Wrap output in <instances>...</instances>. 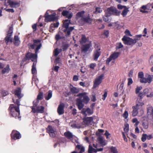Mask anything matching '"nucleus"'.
Returning a JSON list of instances; mask_svg holds the SVG:
<instances>
[{
    "mask_svg": "<svg viewBox=\"0 0 153 153\" xmlns=\"http://www.w3.org/2000/svg\"><path fill=\"white\" fill-rule=\"evenodd\" d=\"M77 97H79L76 100V105L79 110L82 109L84 105V104H87L90 99L87 95V93L83 92L78 94Z\"/></svg>",
    "mask_w": 153,
    "mask_h": 153,
    "instance_id": "nucleus-1",
    "label": "nucleus"
},
{
    "mask_svg": "<svg viewBox=\"0 0 153 153\" xmlns=\"http://www.w3.org/2000/svg\"><path fill=\"white\" fill-rule=\"evenodd\" d=\"M76 16L77 18H80L81 21L84 23H90L92 22L90 14L88 13L85 14L84 11L78 12L77 13Z\"/></svg>",
    "mask_w": 153,
    "mask_h": 153,
    "instance_id": "nucleus-2",
    "label": "nucleus"
},
{
    "mask_svg": "<svg viewBox=\"0 0 153 153\" xmlns=\"http://www.w3.org/2000/svg\"><path fill=\"white\" fill-rule=\"evenodd\" d=\"M9 110L10 111V114L11 115L16 118L18 117L19 120H21V117L19 116L20 114L19 108L16 107L13 104L10 105L9 107Z\"/></svg>",
    "mask_w": 153,
    "mask_h": 153,
    "instance_id": "nucleus-3",
    "label": "nucleus"
},
{
    "mask_svg": "<svg viewBox=\"0 0 153 153\" xmlns=\"http://www.w3.org/2000/svg\"><path fill=\"white\" fill-rule=\"evenodd\" d=\"M143 104V103L142 102H140L139 103L137 102L135 106L133 107V110L132 111V115L133 116H136L139 112L140 113V115H142L143 113L142 107V106Z\"/></svg>",
    "mask_w": 153,
    "mask_h": 153,
    "instance_id": "nucleus-4",
    "label": "nucleus"
},
{
    "mask_svg": "<svg viewBox=\"0 0 153 153\" xmlns=\"http://www.w3.org/2000/svg\"><path fill=\"white\" fill-rule=\"evenodd\" d=\"M38 103H35L33 102V106L32 107V111L34 113H43L44 112L45 108L42 106H37Z\"/></svg>",
    "mask_w": 153,
    "mask_h": 153,
    "instance_id": "nucleus-5",
    "label": "nucleus"
},
{
    "mask_svg": "<svg viewBox=\"0 0 153 153\" xmlns=\"http://www.w3.org/2000/svg\"><path fill=\"white\" fill-rule=\"evenodd\" d=\"M105 13L110 16L111 14L118 16L120 14V12L116 8L113 7L108 8L105 11Z\"/></svg>",
    "mask_w": 153,
    "mask_h": 153,
    "instance_id": "nucleus-6",
    "label": "nucleus"
},
{
    "mask_svg": "<svg viewBox=\"0 0 153 153\" xmlns=\"http://www.w3.org/2000/svg\"><path fill=\"white\" fill-rule=\"evenodd\" d=\"M122 40L125 45L132 46L135 44V41L126 36H124Z\"/></svg>",
    "mask_w": 153,
    "mask_h": 153,
    "instance_id": "nucleus-7",
    "label": "nucleus"
},
{
    "mask_svg": "<svg viewBox=\"0 0 153 153\" xmlns=\"http://www.w3.org/2000/svg\"><path fill=\"white\" fill-rule=\"evenodd\" d=\"M5 3L8 4L11 8H16L20 5V2L14 1V0H5Z\"/></svg>",
    "mask_w": 153,
    "mask_h": 153,
    "instance_id": "nucleus-8",
    "label": "nucleus"
},
{
    "mask_svg": "<svg viewBox=\"0 0 153 153\" xmlns=\"http://www.w3.org/2000/svg\"><path fill=\"white\" fill-rule=\"evenodd\" d=\"M13 28L10 27L8 31L7 36L5 38V41L6 44L8 45L10 43H12L13 42L12 39L11 37L12 34L13 33Z\"/></svg>",
    "mask_w": 153,
    "mask_h": 153,
    "instance_id": "nucleus-9",
    "label": "nucleus"
},
{
    "mask_svg": "<svg viewBox=\"0 0 153 153\" xmlns=\"http://www.w3.org/2000/svg\"><path fill=\"white\" fill-rule=\"evenodd\" d=\"M94 48L95 49V50L94 51V59L95 61H97L101 54V53L100 51L101 48L97 44L95 45Z\"/></svg>",
    "mask_w": 153,
    "mask_h": 153,
    "instance_id": "nucleus-10",
    "label": "nucleus"
},
{
    "mask_svg": "<svg viewBox=\"0 0 153 153\" xmlns=\"http://www.w3.org/2000/svg\"><path fill=\"white\" fill-rule=\"evenodd\" d=\"M104 76V75L102 74L95 79L94 82V88H96L101 83Z\"/></svg>",
    "mask_w": 153,
    "mask_h": 153,
    "instance_id": "nucleus-11",
    "label": "nucleus"
},
{
    "mask_svg": "<svg viewBox=\"0 0 153 153\" xmlns=\"http://www.w3.org/2000/svg\"><path fill=\"white\" fill-rule=\"evenodd\" d=\"M47 131L49 134L50 137H53L56 136V129L51 126H49L47 128Z\"/></svg>",
    "mask_w": 153,
    "mask_h": 153,
    "instance_id": "nucleus-12",
    "label": "nucleus"
},
{
    "mask_svg": "<svg viewBox=\"0 0 153 153\" xmlns=\"http://www.w3.org/2000/svg\"><path fill=\"white\" fill-rule=\"evenodd\" d=\"M46 12L45 15V22L53 21L55 19V15L54 14L48 15Z\"/></svg>",
    "mask_w": 153,
    "mask_h": 153,
    "instance_id": "nucleus-13",
    "label": "nucleus"
},
{
    "mask_svg": "<svg viewBox=\"0 0 153 153\" xmlns=\"http://www.w3.org/2000/svg\"><path fill=\"white\" fill-rule=\"evenodd\" d=\"M93 120V118L92 117H85L83 118V124L88 125Z\"/></svg>",
    "mask_w": 153,
    "mask_h": 153,
    "instance_id": "nucleus-14",
    "label": "nucleus"
},
{
    "mask_svg": "<svg viewBox=\"0 0 153 153\" xmlns=\"http://www.w3.org/2000/svg\"><path fill=\"white\" fill-rule=\"evenodd\" d=\"M64 107L65 105L63 103H61L59 105L57 110V112L59 115H61L64 113Z\"/></svg>",
    "mask_w": 153,
    "mask_h": 153,
    "instance_id": "nucleus-15",
    "label": "nucleus"
},
{
    "mask_svg": "<svg viewBox=\"0 0 153 153\" xmlns=\"http://www.w3.org/2000/svg\"><path fill=\"white\" fill-rule=\"evenodd\" d=\"M86 112L89 114L91 115L93 113V111L89 108H87L86 110L83 108L82 111V113L84 115L85 117H86L87 115Z\"/></svg>",
    "mask_w": 153,
    "mask_h": 153,
    "instance_id": "nucleus-16",
    "label": "nucleus"
},
{
    "mask_svg": "<svg viewBox=\"0 0 153 153\" xmlns=\"http://www.w3.org/2000/svg\"><path fill=\"white\" fill-rule=\"evenodd\" d=\"M91 46L90 44H87L83 45L81 48L82 53H85L88 51Z\"/></svg>",
    "mask_w": 153,
    "mask_h": 153,
    "instance_id": "nucleus-17",
    "label": "nucleus"
},
{
    "mask_svg": "<svg viewBox=\"0 0 153 153\" xmlns=\"http://www.w3.org/2000/svg\"><path fill=\"white\" fill-rule=\"evenodd\" d=\"M65 136L68 139L70 140H72L73 139V135L69 131H67L64 133Z\"/></svg>",
    "mask_w": 153,
    "mask_h": 153,
    "instance_id": "nucleus-18",
    "label": "nucleus"
},
{
    "mask_svg": "<svg viewBox=\"0 0 153 153\" xmlns=\"http://www.w3.org/2000/svg\"><path fill=\"white\" fill-rule=\"evenodd\" d=\"M43 98V93L42 92H40L37 95L36 101L35 102V103H38L39 100H42Z\"/></svg>",
    "mask_w": 153,
    "mask_h": 153,
    "instance_id": "nucleus-19",
    "label": "nucleus"
},
{
    "mask_svg": "<svg viewBox=\"0 0 153 153\" xmlns=\"http://www.w3.org/2000/svg\"><path fill=\"white\" fill-rule=\"evenodd\" d=\"M13 43L16 46H18L20 43V41L19 37L17 36H15L13 41Z\"/></svg>",
    "mask_w": 153,
    "mask_h": 153,
    "instance_id": "nucleus-20",
    "label": "nucleus"
},
{
    "mask_svg": "<svg viewBox=\"0 0 153 153\" xmlns=\"http://www.w3.org/2000/svg\"><path fill=\"white\" fill-rule=\"evenodd\" d=\"M74 29L73 27H70L69 28L65 29L64 30V31L66 33V36H68L71 34V32Z\"/></svg>",
    "mask_w": 153,
    "mask_h": 153,
    "instance_id": "nucleus-21",
    "label": "nucleus"
},
{
    "mask_svg": "<svg viewBox=\"0 0 153 153\" xmlns=\"http://www.w3.org/2000/svg\"><path fill=\"white\" fill-rule=\"evenodd\" d=\"M76 147L79 149H80V151L79 153H82L85 151L84 147L80 145H78L76 146ZM71 153H77L76 151H74Z\"/></svg>",
    "mask_w": 153,
    "mask_h": 153,
    "instance_id": "nucleus-22",
    "label": "nucleus"
},
{
    "mask_svg": "<svg viewBox=\"0 0 153 153\" xmlns=\"http://www.w3.org/2000/svg\"><path fill=\"white\" fill-rule=\"evenodd\" d=\"M87 39L84 35H82L80 40L79 41L80 43L81 44H83L86 42L87 41Z\"/></svg>",
    "mask_w": 153,
    "mask_h": 153,
    "instance_id": "nucleus-23",
    "label": "nucleus"
},
{
    "mask_svg": "<svg viewBox=\"0 0 153 153\" xmlns=\"http://www.w3.org/2000/svg\"><path fill=\"white\" fill-rule=\"evenodd\" d=\"M70 91L71 93L73 94H77L79 91V90L76 88L72 86L70 87Z\"/></svg>",
    "mask_w": 153,
    "mask_h": 153,
    "instance_id": "nucleus-24",
    "label": "nucleus"
},
{
    "mask_svg": "<svg viewBox=\"0 0 153 153\" xmlns=\"http://www.w3.org/2000/svg\"><path fill=\"white\" fill-rule=\"evenodd\" d=\"M145 95L143 94V92H140L138 96V98L137 100V102L139 103L140 102H142V99L143 98V96H145Z\"/></svg>",
    "mask_w": 153,
    "mask_h": 153,
    "instance_id": "nucleus-25",
    "label": "nucleus"
},
{
    "mask_svg": "<svg viewBox=\"0 0 153 153\" xmlns=\"http://www.w3.org/2000/svg\"><path fill=\"white\" fill-rule=\"evenodd\" d=\"M103 20L105 22H109L111 20L110 16L105 13V15L103 16Z\"/></svg>",
    "mask_w": 153,
    "mask_h": 153,
    "instance_id": "nucleus-26",
    "label": "nucleus"
},
{
    "mask_svg": "<svg viewBox=\"0 0 153 153\" xmlns=\"http://www.w3.org/2000/svg\"><path fill=\"white\" fill-rule=\"evenodd\" d=\"M120 54V53L114 52L110 55L111 57L112 58L113 60H114L118 57Z\"/></svg>",
    "mask_w": 153,
    "mask_h": 153,
    "instance_id": "nucleus-27",
    "label": "nucleus"
},
{
    "mask_svg": "<svg viewBox=\"0 0 153 153\" xmlns=\"http://www.w3.org/2000/svg\"><path fill=\"white\" fill-rule=\"evenodd\" d=\"M70 23V20H65L63 23V27L65 28V29L69 28L68 26Z\"/></svg>",
    "mask_w": 153,
    "mask_h": 153,
    "instance_id": "nucleus-28",
    "label": "nucleus"
},
{
    "mask_svg": "<svg viewBox=\"0 0 153 153\" xmlns=\"http://www.w3.org/2000/svg\"><path fill=\"white\" fill-rule=\"evenodd\" d=\"M15 94L16 96L19 99H20L22 98V96L21 95V92L20 90L17 89L15 91Z\"/></svg>",
    "mask_w": 153,
    "mask_h": 153,
    "instance_id": "nucleus-29",
    "label": "nucleus"
},
{
    "mask_svg": "<svg viewBox=\"0 0 153 153\" xmlns=\"http://www.w3.org/2000/svg\"><path fill=\"white\" fill-rule=\"evenodd\" d=\"M52 97V91L51 90H49L48 91V95L45 97V98L46 100H48Z\"/></svg>",
    "mask_w": 153,
    "mask_h": 153,
    "instance_id": "nucleus-30",
    "label": "nucleus"
},
{
    "mask_svg": "<svg viewBox=\"0 0 153 153\" xmlns=\"http://www.w3.org/2000/svg\"><path fill=\"white\" fill-rule=\"evenodd\" d=\"M98 140L100 144L103 146H105L106 145V143L105 142V140L102 137H99L98 138Z\"/></svg>",
    "mask_w": 153,
    "mask_h": 153,
    "instance_id": "nucleus-31",
    "label": "nucleus"
},
{
    "mask_svg": "<svg viewBox=\"0 0 153 153\" xmlns=\"http://www.w3.org/2000/svg\"><path fill=\"white\" fill-rule=\"evenodd\" d=\"M30 59H31V61H33L34 60L36 59L37 57V53L34 54V53H30Z\"/></svg>",
    "mask_w": 153,
    "mask_h": 153,
    "instance_id": "nucleus-32",
    "label": "nucleus"
},
{
    "mask_svg": "<svg viewBox=\"0 0 153 153\" xmlns=\"http://www.w3.org/2000/svg\"><path fill=\"white\" fill-rule=\"evenodd\" d=\"M153 112V108L152 106H149L147 108V114L149 115L151 114Z\"/></svg>",
    "mask_w": 153,
    "mask_h": 153,
    "instance_id": "nucleus-33",
    "label": "nucleus"
},
{
    "mask_svg": "<svg viewBox=\"0 0 153 153\" xmlns=\"http://www.w3.org/2000/svg\"><path fill=\"white\" fill-rule=\"evenodd\" d=\"M10 70L9 66V65H7L5 68H4L2 70V73L3 74H4L6 72H8Z\"/></svg>",
    "mask_w": 153,
    "mask_h": 153,
    "instance_id": "nucleus-34",
    "label": "nucleus"
},
{
    "mask_svg": "<svg viewBox=\"0 0 153 153\" xmlns=\"http://www.w3.org/2000/svg\"><path fill=\"white\" fill-rule=\"evenodd\" d=\"M102 11V10L101 8L100 7H97L96 8L95 11L94 12V13L95 14H97L98 13H100Z\"/></svg>",
    "mask_w": 153,
    "mask_h": 153,
    "instance_id": "nucleus-35",
    "label": "nucleus"
},
{
    "mask_svg": "<svg viewBox=\"0 0 153 153\" xmlns=\"http://www.w3.org/2000/svg\"><path fill=\"white\" fill-rule=\"evenodd\" d=\"M129 11V10H128V8H125L123 11L121 13V15L123 16V17L127 15L128 12Z\"/></svg>",
    "mask_w": 153,
    "mask_h": 153,
    "instance_id": "nucleus-36",
    "label": "nucleus"
},
{
    "mask_svg": "<svg viewBox=\"0 0 153 153\" xmlns=\"http://www.w3.org/2000/svg\"><path fill=\"white\" fill-rule=\"evenodd\" d=\"M125 127L124 128V130L125 131L124 134H128V133L129 130V125L128 124H126L125 125Z\"/></svg>",
    "mask_w": 153,
    "mask_h": 153,
    "instance_id": "nucleus-37",
    "label": "nucleus"
},
{
    "mask_svg": "<svg viewBox=\"0 0 153 153\" xmlns=\"http://www.w3.org/2000/svg\"><path fill=\"white\" fill-rule=\"evenodd\" d=\"M147 75H147H146V76L147 77L146 78L147 80V82L149 83H150L152 81V75Z\"/></svg>",
    "mask_w": 153,
    "mask_h": 153,
    "instance_id": "nucleus-38",
    "label": "nucleus"
},
{
    "mask_svg": "<svg viewBox=\"0 0 153 153\" xmlns=\"http://www.w3.org/2000/svg\"><path fill=\"white\" fill-rule=\"evenodd\" d=\"M14 137L17 139H19L21 138V135L19 133H16L14 134Z\"/></svg>",
    "mask_w": 153,
    "mask_h": 153,
    "instance_id": "nucleus-39",
    "label": "nucleus"
},
{
    "mask_svg": "<svg viewBox=\"0 0 153 153\" xmlns=\"http://www.w3.org/2000/svg\"><path fill=\"white\" fill-rule=\"evenodd\" d=\"M123 47V45L121 43L117 44L116 49H118L121 48Z\"/></svg>",
    "mask_w": 153,
    "mask_h": 153,
    "instance_id": "nucleus-40",
    "label": "nucleus"
},
{
    "mask_svg": "<svg viewBox=\"0 0 153 153\" xmlns=\"http://www.w3.org/2000/svg\"><path fill=\"white\" fill-rule=\"evenodd\" d=\"M1 94L3 97H4L9 94L8 92L5 90H2L1 91Z\"/></svg>",
    "mask_w": 153,
    "mask_h": 153,
    "instance_id": "nucleus-41",
    "label": "nucleus"
},
{
    "mask_svg": "<svg viewBox=\"0 0 153 153\" xmlns=\"http://www.w3.org/2000/svg\"><path fill=\"white\" fill-rule=\"evenodd\" d=\"M141 36L142 35H141L136 36L134 39V41H135V43L137 42V41L140 40Z\"/></svg>",
    "mask_w": 153,
    "mask_h": 153,
    "instance_id": "nucleus-42",
    "label": "nucleus"
},
{
    "mask_svg": "<svg viewBox=\"0 0 153 153\" xmlns=\"http://www.w3.org/2000/svg\"><path fill=\"white\" fill-rule=\"evenodd\" d=\"M142 125L144 128L147 129L148 128V123L147 122H143Z\"/></svg>",
    "mask_w": 153,
    "mask_h": 153,
    "instance_id": "nucleus-43",
    "label": "nucleus"
},
{
    "mask_svg": "<svg viewBox=\"0 0 153 153\" xmlns=\"http://www.w3.org/2000/svg\"><path fill=\"white\" fill-rule=\"evenodd\" d=\"M15 104L16 105V106L15 105V107L19 108V107L20 104V101L19 99H17L16 100V102H15Z\"/></svg>",
    "mask_w": 153,
    "mask_h": 153,
    "instance_id": "nucleus-44",
    "label": "nucleus"
},
{
    "mask_svg": "<svg viewBox=\"0 0 153 153\" xmlns=\"http://www.w3.org/2000/svg\"><path fill=\"white\" fill-rule=\"evenodd\" d=\"M140 81L141 83H146L147 82V79L144 78V77L140 79Z\"/></svg>",
    "mask_w": 153,
    "mask_h": 153,
    "instance_id": "nucleus-45",
    "label": "nucleus"
},
{
    "mask_svg": "<svg viewBox=\"0 0 153 153\" xmlns=\"http://www.w3.org/2000/svg\"><path fill=\"white\" fill-rule=\"evenodd\" d=\"M111 149V152L113 153H118L117 149L115 147H112Z\"/></svg>",
    "mask_w": 153,
    "mask_h": 153,
    "instance_id": "nucleus-46",
    "label": "nucleus"
},
{
    "mask_svg": "<svg viewBox=\"0 0 153 153\" xmlns=\"http://www.w3.org/2000/svg\"><path fill=\"white\" fill-rule=\"evenodd\" d=\"M147 139V134H143L142 135V137L141 138L143 142H144Z\"/></svg>",
    "mask_w": 153,
    "mask_h": 153,
    "instance_id": "nucleus-47",
    "label": "nucleus"
},
{
    "mask_svg": "<svg viewBox=\"0 0 153 153\" xmlns=\"http://www.w3.org/2000/svg\"><path fill=\"white\" fill-rule=\"evenodd\" d=\"M30 53H27L25 57V59L26 60H29L30 59Z\"/></svg>",
    "mask_w": 153,
    "mask_h": 153,
    "instance_id": "nucleus-48",
    "label": "nucleus"
},
{
    "mask_svg": "<svg viewBox=\"0 0 153 153\" xmlns=\"http://www.w3.org/2000/svg\"><path fill=\"white\" fill-rule=\"evenodd\" d=\"M144 77L143 73L142 72H140L138 73V77L139 78H142Z\"/></svg>",
    "mask_w": 153,
    "mask_h": 153,
    "instance_id": "nucleus-49",
    "label": "nucleus"
},
{
    "mask_svg": "<svg viewBox=\"0 0 153 153\" xmlns=\"http://www.w3.org/2000/svg\"><path fill=\"white\" fill-rule=\"evenodd\" d=\"M53 53H54V55L55 56H57L59 53V52L58 51V49L56 48L54 51Z\"/></svg>",
    "mask_w": 153,
    "mask_h": 153,
    "instance_id": "nucleus-50",
    "label": "nucleus"
},
{
    "mask_svg": "<svg viewBox=\"0 0 153 153\" xmlns=\"http://www.w3.org/2000/svg\"><path fill=\"white\" fill-rule=\"evenodd\" d=\"M4 10H5L6 11L9 12L13 13L14 12L13 9H6L5 8L4 9Z\"/></svg>",
    "mask_w": 153,
    "mask_h": 153,
    "instance_id": "nucleus-51",
    "label": "nucleus"
},
{
    "mask_svg": "<svg viewBox=\"0 0 153 153\" xmlns=\"http://www.w3.org/2000/svg\"><path fill=\"white\" fill-rule=\"evenodd\" d=\"M31 71L32 73L33 74H34L36 73V67H33V66H32Z\"/></svg>",
    "mask_w": 153,
    "mask_h": 153,
    "instance_id": "nucleus-52",
    "label": "nucleus"
},
{
    "mask_svg": "<svg viewBox=\"0 0 153 153\" xmlns=\"http://www.w3.org/2000/svg\"><path fill=\"white\" fill-rule=\"evenodd\" d=\"M68 12L67 10H64L62 13V14L63 16L66 17L68 15Z\"/></svg>",
    "mask_w": 153,
    "mask_h": 153,
    "instance_id": "nucleus-53",
    "label": "nucleus"
},
{
    "mask_svg": "<svg viewBox=\"0 0 153 153\" xmlns=\"http://www.w3.org/2000/svg\"><path fill=\"white\" fill-rule=\"evenodd\" d=\"M68 12L67 10H64L62 13V14L63 16L66 17L68 15Z\"/></svg>",
    "mask_w": 153,
    "mask_h": 153,
    "instance_id": "nucleus-54",
    "label": "nucleus"
},
{
    "mask_svg": "<svg viewBox=\"0 0 153 153\" xmlns=\"http://www.w3.org/2000/svg\"><path fill=\"white\" fill-rule=\"evenodd\" d=\"M142 88L141 87H137V88L136 89V90H135L136 93L137 94L140 91L141 89H142Z\"/></svg>",
    "mask_w": 153,
    "mask_h": 153,
    "instance_id": "nucleus-55",
    "label": "nucleus"
},
{
    "mask_svg": "<svg viewBox=\"0 0 153 153\" xmlns=\"http://www.w3.org/2000/svg\"><path fill=\"white\" fill-rule=\"evenodd\" d=\"M96 66V63H91L89 65V67L90 68L92 69H94V68Z\"/></svg>",
    "mask_w": 153,
    "mask_h": 153,
    "instance_id": "nucleus-56",
    "label": "nucleus"
},
{
    "mask_svg": "<svg viewBox=\"0 0 153 153\" xmlns=\"http://www.w3.org/2000/svg\"><path fill=\"white\" fill-rule=\"evenodd\" d=\"M41 46L42 45L41 44H40L39 45L37 46V48H36L35 50V53H37L38 50L40 48Z\"/></svg>",
    "mask_w": 153,
    "mask_h": 153,
    "instance_id": "nucleus-57",
    "label": "nucleus"
},
{
    "mask_svg": "<svg viewBox=\"0 0 153 153\" xmlns=\"http://www.w3.org/2000/svg\"><path fill=\"white\" fill-rule=\"evenodd\" d=\"M128 116V112L126 111H125L124 114L123 115V116L125 119H126Z\"/></svg>",
    "mask_w": 153,
    "mask_h": 153,
    "instance_id": "nucleus-58",
    "label": "nucleus"
},
{
    "mask_svg": "<svg viewBox=\"0 0 153 153\" xmlns=\"http://www.w3.org/2000/svg\"><path fill=\"white\" fill-rule=\"evenodd\" d=\"M34 44L36 45H37L40 42V41L39 40H36L34 39L33 40Z\"/></svg>",
    "mask_w": 153,
    "mask_h": 153,
    "instance_id": "nucleus-59",
    "label": "nucleus"
},
{
    "mask_svg": "<svg viewBox=\"0 0 153 153\" xmlns=\"http://www.w3.org/2000/svg\"><path fill=\"white\" fill-rule=\"evenodd\" d=\"M113 60L111 58V56H110L109 57L107 58L106 61V63L108 65L109 64V63L111 62V61Z\"/></svg>",
    "mask_w": 153,
    "mask_h": 153,
    "instance_id": "nucleus-60",
    "label": "nucleus"
},
{
    "mask_svg": "<svg viewBox=\"0 0 153 153\" xmlns=\"http://www.w3.org/2000/svg\"><path fill=\"white\" fill-rule=\"evenodd\" d=\"M149 92V89L148 88H146L143 91V94L145 95L146 94L148 93Z\"/></svg>",
    "mask_w": 153,
    "mask_h": 153,
    "instance_id": "nucleus-61",
    "label": "nucleus"
},
{
    "mask_svg": "<svg viewBox=\"0 0 153 153\" xmlns=\"http://www.w3.org/2000/svg\"><path fill=\"white\" fill-rule=\"evenodd\" d=\"M93 149V148L91 146H89L88 150L89 153H92V150Z\"/></svg>",
    "mask_w": 153,
    "mask_h": 153,
    "instance_id": "nucleus-62",
    "label": "nucleus"
},
{
    "mask_svg": "<svg viewBox=\"0 0 153 153\" xmlns=\"http://www.w3.org/2000/svg\"><path fill=\"white\" fill-rule=\"evenodd\" d=\"M56 39L57 40H58L62 38V37L60 36V35L58 34H56L55 36Z\"/></svg>",
    "mask_w": 153,
    "mask_h": 153,
    "instance_id": "nucleus-63",
    "label": "nucleus"
},
{
    "mask_svg": "<svg viewBox=\"0 0 153 153\" xmlns=\"http://www.w3.org/2000/svg\"><path fill=\"white\" fill-rule=\"evenodd\" d=\"M149 62L151 65H153V55L151 56Z\"/></svg>",
    "mask_w": 153,
    "mask_h": 153,
    "instance_id": "nucleus-64",
    "label": "nucleus"
}]
</instances>
